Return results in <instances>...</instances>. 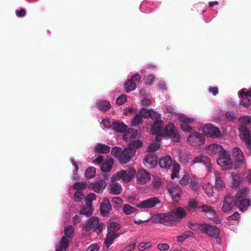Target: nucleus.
Returning a JSON list of instances; mask_svg holds the SVG:
<instances>
[{"label":"nucleus","mask_w":251,"mask_h":251,"mask_svg":"<svg viewBox=\"0 0 251 251\" xmlns=\"http://www.w3.org/2000/svg\"><path fill=\"white\" fill-rule=\"evenodd\" d=\"M207 153L211 156L217 155V164L222 170H228L232 169L233 163L229 152L223 147L217 144H211L206 148Z\"/></svg>","instance_id":"obj_1"},{"label":"nucleus","mask_w":251,"mask_h":251,"mask_svg":"<svg viewBox=\"0 0 251 251\" xmlns=\"http://www.w3.org/2000/svg\"><path fill=\"white\" fill-rule=\"evenodd\" d=\"M121 225L116 222H111L108 224L107 233L104 244L108 249L114 240L121 235V233L118 232V230L121 228Z\"/></svg>","instance_id":"obj_2"},{"label":"nucleus","mask_w":251,"mask_h":251,"mask_svg":"<svg viewBox=\"0 0 251 251\" xmlns=\"http://www.w3.org/2000/svg\"><path fill=\"white\" fill-rule=\"evenodd\" d=\"M96 199L97 196L95 193H89L85 198V204L80 206V209L78 211L79 215H84L86 217H90L93 212L92 202L96 200Z\"/></svg>","instance_id":"obj_3"},{"label":"nucleus","mask_w":251,"mask_h":251,"mask_svg":"<svg viewBox=\"0 0 251 251\" xmlns=\"http://www.w3.org/2000/svg\"><path fill=\"white\" fill-rule=\"evenodd\" d=\"M105 225L103 223H100L99 219L96 217H92L83 226V228L87 232L92 230L99 234L102 231Z\"/></svg>","instance_id":"obj_4"},{"label":"nucleus","mask_w":251,"mask_h":251,"mask_svg":"<svg viewBox=\"0 0 251 251\" xmlns=\"http://www.w3.org/2000/svg\"><path fill=\"white\" fill-rule=\"evenodd\" d=\"M166 139H171L172 141L177 143L180 140V137L175 125L169 123L167 125L161 133Z\"/></svg>","instance_id":"obj_5"},{"label":"nucleus","mask_w":251,"mask_h":251,"mask_svg":"<svg viewBox=\"0 0 251 251\" xmlns=\"http://www.w3.org/2000/svg\"><path fill=\"white\" fill-rule=\"evenodd\" d=\"M220 229L210 223H202L201 233L205 234L213 239L220 238Z\"/></svg>","instance_id":"obj_6"},{"label":"nucleus","mask_w":251,"mask_h":251,"mask_svg":"<svg viewBox=\"0 0 251 251\" xmlns=\"http://www.w3.org/2000/svg\"><path fill=\"white\" fill-rule=\"evenodd\" d=\"M154 219L156 222L166 226H172L175 224L172 214L170 211L166 213H157L154 216Z\"/></svg>","instance_id":"obj_7"},{"label":"nucleus","mask_w":251,"mask_h":251,"mask_svg":"<svg viewBox=\"0 0 251 251\" xmlns=\"http://www.w3.org/2000/svg\"><path fill=\"white\" fill-rule=\"evenodd\" d=\"M236 199L229 195L226 196L223 202L222 207V211L226 214H229L233 212L235 207Z\"/></svg>","instance_id":"obj_8"},{"label":"nucleus","mask_w":251,"mask_h":251,"mask_svg":"<svg viewBox=\"0 0 251 251\" xmlns=\"http://www.w3.org/2000/svg\"><path fill=\"white\" fill-rule=\"evenodd\" d=\"M161 203L158 197H154L143 200L137 204L136 207L141 209H146L154 208Z\"/></svg>","instance_id":"obj_9"},{"label":"nucleus","mask_w":251,"mask_h":251,"mask_svg":"<svg viewBox=\"0 0 251 251\" xmlns=\"http://www.w3.org/2000/svg\"><path fill=\"white\" fill-rule=\"evenodd\" d=\"M192 164H191V165H193L195 164H201L204 166L206 171L207 172L209 173L212 171V166L211 160L205 155H198L192 159Z\"/></svg>","instance_id":"obj_10"},{"label":"nucleus","mask_w":251,"mask_h":251,"mask_svg":"<svg viewBox=\"0 0 251 251\" xmlns=\"http://www.w3.org/2000/svg\"><path fill=\"white\" fill-rule=\"evenodd\" d=\"M204 135L211 138H219L221 135L220 129L212 124H205L202 128Z\"/></svg>","instance_id":"obj_11"},{"label":"nucleus","mask_w":251,"mask_h":251,"mask_svg":"<svg viewBox=\"0 0 251 251\" xmlns=\"http://www.w3.org/2000/svg\"><path fill=\"white\" fill-rule=\"evenodd\" d=\"M202 212H204L205 216L211 220H212L216 224L220 223V219L217 216L215 210L210 205L202 204L201 207Z\"/></svg>","instance_id":"obj_12"},{"label":"nucleus","mask_w":251,"mask_h":251,"mask_svg":"<svg viewBox=\"0 0 251 251\" xmlns=\"http://www.w3.org/2000/svg\"><path fill=\"white\" fill-rule=\"evenodd\" d=\"M204 141L205 140L203 135L198 132L191 133L187 139V143L194 146L203 144Z\"/></svg>","instance_id":"obj_13"},{"label":"nucleus","mask_w":251,"mask_h":251,"mask_svg":"<svg viewBox=\"0 0 251 251\" xmlns=\"http://www.w3.org/2000/svg\"><path fill=\"white\" fill-rule=\"evenodd\" d=\"M140 79L141 77L138 73L132 75L131 78L127 79L124 83L125 91L126 93H129L134 90L136 88V81L139 82Z\"/></svg>","instance_id":"obj_14"},{"label":"nucleus","mask_w":251,"mask_h":251,"mask_svg":"<svg viewBox=\"0 0 251 251\" xmlns=\"http://www.w3.org/2000/svg\"><path fill=\"white\" fill-rule=\"evenodd\" d=\"M179 120L181 123L180 127L181 129L187 133H192V128L189 125V124H192L195 120L192 118H189L185 115H180Z\"/></svg>","instance_id":"obj_15"},{"label":"nucleus","mask_w":251,"mask_h":251,"mask_svg":"<svg viewBox=\"0 0 251 251\" xmlns=\"http://www.w3.org/2000/svg\"><path fill=\"white\" fill-rule=\"evenodd\" d=\"M135 173V170L129 168L126 170H121L116 173V176L122 178L126 182H129L132 180Z\"/></svg>","instance_id":"obj_16"},{"label":"nucleus","mask_w":251,"mask_h":251,"mask_svg":"<svg viewBox=\"0 0 251 251\" xmlns=\"http://www.w3.org/2000/svg\"><path fill=\"white\" fill-rule=\"evenodd\" d=\"M107 177V176L106 175H104L102 178L91 183L90 184L91 188L96 193L98 194L102 193L107 185V182L105 181Z\"/></svg>","instance_id":"obj_17"},{"label":"nucleus","mask_w":251,"mask_h":251,"mask_svg":"<svg viewBox=\"0 0 251 251\" xmlns=\"http://www.w3.org/2000/svg\"><path fill=\"white\" fill-rule=\"evenodd\" d=\"M135 154V150L126 148L123 150L118 161L120 164H125L128 163Z\"/></svg>","instance_id":"obj_18"},{"label":"nucleus","mask_w":251,"mask_h":251,"mask_svg":"<svg viewBox=\"0 0 251 251\" xmlns=\"http://www.w3.org/2000/svg\"><path fill=\"white\" fill-rule=\"evenodd\" d=\"M112 210V205L109 200L107 198H104L100 205V215L104 217H107Z\"/></svg>","instance_id":"obj_19"},{"label":"nucleus","mask_w":251,"mask_h":251,"mask_svg":"<svg viewBox=\"0 0 251 251\" xmlns=\"http://www.w3.org/2000/svg\"><path fill=\"white\" fill-rule=\"evenodd\" d=\"M232 158L236 166H240L244 161V156L242 150L238 147H234L232 149Z\"/></svg>","instance_id":"obj_20"},{"label":"nucleus","mask_w":251,"mask_h":251,"mask_svg":"<svg viewBox=\"0 0 251 251\" xmlns=\"http://www.w3.org/2000/svg\"><path fill=\"white\" fill-rule=\"evenodd\" d=\"M143 163L149 168H154L157 164V156L155 153H150L144 157Z\"/></svg>","instance_id":"obj_21"},{"label":"nucleus","mask_w":251,"mask_h":251,"mask_svg":"<svg viewBox=\"0 0 251 251\" xmlns=\"http://www.w3.org/2000/svg\"><path fill=\"white\" fill-rule=\"evenodd\" d=\"M169 194L174 201H178L182 195V190L181 187L178 185H174L172 187L168 189Z\"/></svg>","instance_id":"obj_22"},{"label":"nucleus","mask_w":251,"mask_h":251,"mask_svg":"<svg viewBox=\"0 0 251 251\" xmlns=\"http://www.w3.org/2000/svg\"><path fill=\"white\" fill-rule=\"evenodd\" d=\"M239 131L241 138L245 142L246 145L251 142V132L249 129L244 126H239Z\"/></svg>","instance_id":"obj_23"},{"label":"nucleus","mask_w":251,"mask_h":251,"mask_svg":"<svg viewBox=\"0 0 251 251\" xmlns=\"http://www.w3.org/2000/svg\"><path fill=\"white\" fill-rule=\"evenodd\" d=\"M137 181L138 184L143 185L151 180V175L145 170H141L137 175Z\"/></svg>","instance_id":"obj_24"},{"label":"nucleus","mask_w":251,"mask_h":251,"mask_svg":"<svg viewBox=\"0 0 251 251\" xmlns=\"http://www.w3.org/2000/svg\"><path fill=\"white\" fill-rule=\"evenodd\" d=\"M172 214L173 219L174 220L175 223L177 221H179L186 215V211L181 207H177L170 211Z\"/></svg>","instance_id":"obj_25"},{"label":"nucleus","mask_w":251,"mask_h":251,"mask_svg":"<svg viewBox=\"0 0 251 251\" xmlns=\"http://www.w3.org/2000/svg\"><path fill=\"white\" fill-rule=\"evenodd\" d=\"M162 123V120L154 121L153 124L151 126V134L156 135L155 139L157 141H159L161 139V138L157 136V135L161 133Z\"/></svg>","instance_id":"obj_26"},{"label":"nucleus","mask_w":251,"mask_h":251,"mask_svg":"<svg viewBox=\"0 0 251 251\" xmlns=\"http://www.w3.org/2000/svg\"><path fill=\"white\" fill-rule=\"evenodd\" d=\"M235 207L239 208L241 212L245 211L250 205L249 200L244 198L236 199Z\"/></svg>","instance_id":"obj_27"},{"label":"nucleus","mask_w":251,"mask_h":251,"mask_svg":"<svg viewBox=\"0 0 251 251\" xmlns=\"http://www.w3.org/2000/svg\"><path fill=\"white\" fill-rule=\"evenodd\" d=\"M214 189L218 191H223L226 188V184L220 175L215 174Z\"/></svg>","instance_id":"obj_28"},{"label":"nucleus","mask_w":251,"mask_h":251,"mask_svg":"<svg viewBox=\"0 0 251 251\" xmlns=\"http://www.w3.org/2000/svg\"><path fill=\"white\" fill-rule=\"evenodd\" d=\"M138 131L137 129L130 128L127 129L126 133L124 135V139L126 141H129L138 138Z\"/></svg>","instance_id":"obj_29"},{"label":"nucleus","mask_w":251,"mask_h":251,"mask_svg":"<svg viewBox=\"0 0 251 251\" xmlns=\"http://www.w3.org/2000/svg\"><path fill=\"white\" fill-rule=\"evenodd\" d=\"M159 165L161 168H170V167L172 166V158L169 155L163 156L159 160Z\"/></svg>","instance_id":"obj_30"},{"label":"nucleus","mask_w":251,"mask_h":251,"mask_svg":"<svg viewBox=\"0 0 251 251\" xmlns=\"http://www.w3.org/2000/svg\"><path fill=\"white\" fill-rule=\"evenodd\" d=\"M112 129L117 133H124L127 129V126L122 122L114 120Z\"/></svg>","instance_id":"obj_31"},{"label":"nucleus","mask_w":251,"mask_h":251,"mask_svg":"<svg viewBox=\"0 0 251 251\" xmlns=\"http://www.w3.org/2000/svg\"><path fill=\"white\" fill-rule=\"evenodd\" d=\"M94 150L96 152L100 153H107L110 151L109 146L102 143L97 144L94 148Z\"/></svg>","instance_id":"obj_32"},{"label":"nucleus","mask_w":251,"mask_h":251,"mask_svg":"<svg viewBox=\"0 0 251 251\" xmlns=\"http://www.w3.org/2000/svg\"><path fill=\"white\" fill-rule=\"evenodd\" d=\"M96 107L101 111H106L110 109L111 105L109 101L98 100L96 102Z\"/></svg>","instance_id":"obj_33"},{"label":"nucleus","mask_w":251,"mask_h":251,"mask_svg":"<svg viewBox=\"0 0 251 251\" xmlns=\"http://www.w3.org/2000/svg\"><path fill=\"white\" fill-rule=\"evenodd\" d=\"M114 161L112 158L105 160L100 166V170L103 172H109L111 170Z\"/></svg>","instance_id":"obj_34"},{"label":"nucleus","mask_w":251,"mask_h":251,"mask_svg":"<svg viewBox=\"0 0 251 251\" xmlns=\"http://www.w3.org/2000/svg\"><path fill=\"white\" fill-rule=\"evenodd\" d=\"M153 6V3L144 0L140 4V10L142 12L148 13L150 12V9H152Z\"/></svg>","instance_id":"obj_35"},{"label":"nucleus","mask_w":251,"mask_h":251,"mask_svg":"<svg viewBox=\"0 0 251 251\" xmlns=\"http://www.w3.org/2000/svg\"><path fill=\"white\" fill-rule=\"evenodd\" d=\"M127 142H129L127 148L131 150L134 149L135 151H136V149L141 148L143 145V142L138 139H133L127 141Z\"/></svg>","instance_id":"obj_36"},{"label":"nucleus","mask_w":251,"mask_h":251,"mask_svg":"<svg viewBox=\"0 0 251 251\" xmlns=\"http://www.w3.org/2000/svg\"><path fill=\"white\" fill-rule=\"evenodd\" d=\"M110 193L114 195L119 194L122 190V186L118 182H115L109 185Z\"/></svg>","instance_id":"obj_37"},{"label":"nucleus","mask_w":251,"mask_h":251,"mask_svg":"<svg viewBox=\"0 0 251 251\" xmlns=\"http://www.w3.org/2000/svg\"><path fill=\"white\" fill-rule=\"evenodd\" d=\"M138 209L135 207H132L130 204H125L123 207V213L126 215H130L132 214L136 213Z\"/></svg>","instance_id":"obj_38"},{"label":"nucleus","mask_w":251,"mask_h":251,"mask_svg":"<svg viewBox=\"0 0 251 251\" xmlns=\"http://www.w3.org/2000/svg\"><path fill=\"white\" fill-rule=\"evenodd\" d=\"M70 161L73 165V166L75 167V170L73 171V178L74 180H76L79 179L78 176H77V172L78 170V164H80L81 163V162H76L75 159L73 157L70 158Z\"/></svg>","instance_id":"obj_39"},{"label":"nucleus","mask_w":251,"mask_h":251,"mask_svg":"<svg viewBox=\"0 0 251 251\" xmlns=\"http://www.w3.org/2000/svg\"><path fill=\"white\" fill-rule=\"evenodd\" d=\"M179 160L181 163L184 165L190 164V165L191 166V164H192V160L189 154H183L180 155Z\"/></svg>","instance_id":"obj_40"},{"label":"nucleus","mask_w":251,"mask_h":251,"mask_svg":"<svg viewBox=\"0 0 251 251\" xmlns=\"http://www.w3.org/2000/svg\"><path fill=\"white\" fill-rule=\"evenodd\" d=\"M114 122V120L113 119L104 118L101 121V125L105 128H112Z\"/></svg>","instance_id":"obj_41"},{"label":"nucleus","mask_w":251,"mask_h":251,"mask_svg":"<svg viewBox=\"0 0 251 251\" xmlns=\"http://www.w3.org/2000/svg\"><path fill=\"white\" fill-rule=\"evenodd\" d=\"M206 7V4L204 3H202V2H200V3H198L196 4H195V8L197 9H198L199 8H204V9H202L201 10V14L204 17L203 20L205 21V22L208 23L211 21V20H208L207 18V17L206 16V15L204 14V13L206 12V11L205 10Z\"/></svg>","instance_id":"obj_42"},{"label":"nucleus","mask_w":251,"mask_h":251,"mask_svg":"<svg viewBox=\"0 0 251 251\" xmlns=\"http://www.w3.org/2000/svg\"><path fill=\"white\" fill-rule=\"evenodd\" d=\"M75 232V229L72 225H68L64 228V234L65 236L72 239Z\"/></svg>","instance_id":"obj_43"},{"label":"nucleus","mask_w":251,"mask_h":251,"mask_svg":"<svg viewBox=\"0 0 251 251\" xmlns=\"http://www.w3.org/2000/svg\"><path fill=\"white\" fill-rule=\"evenodd\" d=\"M188 227L192 230L200 232L201 233L202 228V223L199 224L197 223H188Z\"/></svg>","instance_id":"obj_44"},{"label":"nucleus","mask_w":251,"mask_h":251,"mask_svg":"<svg viewBox=\"0 0 251 251\" xmlns=\"http://www.w3.org/2000/svg\"><path fill=\"white\" fill-rule=\"evenodd\" d=\"M70 239H71L65 236H63L61 239L60 245L57 246L62 248L64 251H66L69 246V243L70 241Z\"/></svg>","instance_id":"obj_45"},{"label":"nucleus","mask_w":251,"mask_h":251,"mask_svg":"<svg viewBox=\"0 0 251 251\" xmlns=\"http://www.w3.org/2000/svg\"><path fill=\"white\" fill-rule=\"evenodd\" d=\"M143 123V119L140 114L137 113L131 121V124L133 126L137 127Z\"/></svg>","instance_id":"obj_46"},{"label":"nucleus","mask_w":251,"mask_h":251,"mask_svg":"<svg viewBox=\"0 0 251 251\" xmlns=\"http://www.w3.org/2000/svg\"><path fill=\"white\" fill-rule=\"evenodd\" d=\"M238 122L240 124V126H245L247 125H251V116H244L241 117L238 119Z\"/></svg>","instance_id":"obj_47"},{"label":"nucleus","mask_w":251,"mask_h":251,"mask_svg":"<svg viewBox=\"0 0 251 251\" xmlns=\"http://www.w3.org/2000/svg\"><path fill=\"white\" fill-rule=\"evenodd\" d=\"M242 178L238 175H233L232 176V182L230 186L232 188H236L240 185L242 181Z\"/></svg>","instance_id":"obj_48"},{"label":"nucleus","mask_w":251,"mask_h":251,"mask_svg":"<svg viewBox=\"0 0 251 251\" xmlns=\"http://www.w3.org/2000/svg\"><path fill=\"white\" fill-rule=\"evenodd\" d=\"M151 109H148L146 107H143L140 109L138 114H140L142 119L143 118L144 119H148L151 117Z\"/></svg>","instance_id":"obj_49"},{"label":"nucleus","mask_w":251,"mask_h":251,"mask_svg":"<svg viewBox=\"0 0 251 251\" xmlns=\"http://www.w3.org/2000/svg\"><path fill=\"white\" fill-rule=\"evenodd\" d=\"M85 197L82 191H76L74 194V199L75 201L80 202L82 200H85Z\"/></svg>","instance_id":"obj_50"},{"label":"nucleus","mask_w":251,"mask_h":251,"mask_svg":"<svg viewBox=\"0 0 251 251\" xmlns=\"http://www.w3.org/2000/svg\"><path fill=\"white\" fill-rule=\"evenodd\" d=\"M202 188L208 197H210L213 195L214 189L213 186L207 184L204 185Z\"/></svg>","instance_id":"obj_51"},{"label":"nucleus","mask_w":251,"mask_h":251,"mask_svg":"<svg viewBox=\"0 0 251 251\" xmlns=\"http://www.w3.org/2000/svg\"><path fill=\"white\" fill-rule=\"evenodd\" d=\"M122 200L119 197H115L112 199L111 202L114 208L118 209L122 203Z\"/></svg>","instance_id":"obj_52"},{"label":"nucleus","mask_w":251,"mask_h":251,"mask_svg":"<svg viewBox=\"0 0 251 251\" xmlns=\"http://www.w3.org/2000/svg\"><path fill=\"white\" fill-rule=\"evenodd\" d=\"M96 168L94 167L88 168L85 172V176L87 178H91L95 176Z\"/></svg>","instance_id":"obj_53"},{"label":"nucleus","mask_w":251,"mask_h":251,"mask_svg":"<svg viewBox=\"0 0 251 251\" xmlns=\"http://www.w3.org/2000/svg\"><path fill=\"white\" fill-rule=\"evenodd\" d=\"M123 151V150L122 148L116 146L112 149L111 154L118 160Z\"/></svg>","instance_id":"obj_54"},{"label":"nucleus","mask_w":251,"mask_h":251,"mask_svg":"<svg viewBox=\"0 0 251 251\" xmlns=\"http://www.w3.org/2000/svg\"><path fill=\"white\" fill-rule=\"evenodd\" d=\"M247 194V189L243 187L241 189H240L236 194L234 198L235 199H244L246 198Z\"/></svg>","instance_id":"obj_55"},{"label":"nucleus","mask_w":251,"mask_h":251,"mask_svg":"<svg viewBox=\"0 0 251 251\" xmlns=\"http://www.w3.org/2000/svg\"><path fill=\"white\" fill-rule=\"evenodd\" d=\"M73 187L76 191H80L84 190L86 187V183L83 181H76L73 184Z\"/></svg>","instance_id":"obj_56"},{"label":"nucleus","mask_w":251,"mask_h":251,"mask_svg":"<svg viewBox=\"0 0 251 251\" xmlns=\"http://www.w3.org/2000/svg\"><path fill=\"white\" fill-rule=\"evenodd\" d=\"M240 104H241L247 109H250L251 108H250V106L251 105V99L250 98H243L242 100L240 102Z\"/></svg>","instance_id":"obj_57"},{"label":"nucleus","mask_w":251,"mask_h":251,"mask_svg":"<svg viewBox=\"0 0 251 251\" xmlns=\"http://www.w3.org/2000/svg\"><path fill=\"white\" fill-rule=\"evenodd\" d=\"M152 186L154 190L157 191L163 188V184L161 180L157 179L152 182Z\"/></svg>","instance_id":"obj_58"},{"label":"nucleus","mask_w":251,"mask_h":251,"mask_svg":"<svg viewBox=\"0 0 251 251\" xmlns=\"http://www.w3.org/2000/svg\"><path fill=\"white\" fill-rule=\"evenodd\" d=\"M152 246L151 242H142L138 246V249L140 251H143L149 249Z\"/></svg>","instance_id":"obj_59"},{"label":"nucleus","mask_w":251,"mask_h":251,"mask_svg":"<svg viewBox=\"0 0 251 251\" xmlns=\"http://www.w3.org/2000/svg\"><path fill=\"white\" fill-rule=\"evenodd\" d=\"M151 117H150L149 118H151L154 121L161 120V115L158 112L151 109Z\"/></svg>","instance_id":"obj_60"},{"label":"nucleus","mask_w":251,"mask_h":251,"mask_svg":"<svg viewBox=\"0 0 251 251\" xmlns=\"http://www.w3.org/2000/svg\"><path fill=\"white\" fill-rule=\"evenodd\" d=\"M179 173V166L178 165L174 166L171 174V178L174 179L175 178H178Z\"/></svg>","instance_id":"obj_61"},{"label":"nucleus","mask_w":251,"mask_h":251,"mask_svg":"<svg viewBox=\"0 0 251 251\" xmlns=\"http://www.w3.org/2000/svg\"><path fill=\"white\" fill-rule=\"evenodd\" d=\"M159 146L156 143H153L151 144L147 149V151L150 153H154V151L158 150Z\"/></svg>","instance_id":"obj_62"},{"label":"nucleus","mask_w":251,"mask_h":251,"mask_svg":"<svg viewBox=\"0 0 251 251\" xmlns=\"http://www.w3.org/2000/svg\"><path fill=\"white\" fill-rule=\"evenodd\" d=\"M136 240L132 241L128 246L122 250V251H131L133 250L136 246Z\"/></svg>","instance_id":"obj_63"},{"label":"nucleus","mask_w":251,"mask_h":251,"mask_svg":"<svg viewBox=\"0 0 251 251\" xmlns=\"http://www.w3.org/2000/svg\"><path fill=\"white\" fill-rule=\"evenodd\" d=\"M126 101V97L125 94H122L116 100V104L118 105H121Z\"/></svg>","instance_id":"obj_64"}]
</instances>
